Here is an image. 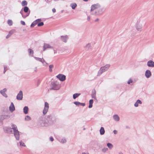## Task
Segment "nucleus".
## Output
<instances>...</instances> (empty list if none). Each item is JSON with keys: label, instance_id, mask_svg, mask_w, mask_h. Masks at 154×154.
<instances>
[{"label": "nucleus", "instance_id": "dca6fc26", "mask_svg": "<svg viewBox=\"0 0 154 154\" xmlns=\"http://www.w3.org/2000/svg\"><path fill=\"white\" fill-rule=\"evenodd\" d=\"M100 134L101 135H103L104 134L105 131L104 128L103 127H101L100 130Z\"/></svg>", "mask_w": 154, "mask_h": 154}, {"label": "nucleus", "instance_id": "5fc2aeb1", "mask_svg": "<svg viewBox=\"0 0 154 154\" xmlns=\"http://www.w3.org/2000/svg\"><path fill=\"white\" fill-rule=\"evenodd\" d=\"M119 154H123L122 153H120Z\"/></svg>", "mask_w": 154, "mask_h": 154}, {"label": "nucleus", "instance_id": "09e8293b", "mask_svg": "<svg viewBox=\"0 0 154 154\" xmlns=\"http://www.w3.org/2000/svg\"><path fill=\"white\" fill-rule=\"evenodd\" d=\"M10 36H9V35L8 34V35L6 36V38H9Z\"/></svg>", "mask_w": 154, "mask_h": 154}, {"label": "nucleus", "instance_id": "c756f323", "mask_svg": "<svg viewBox=\"0 0 154 154\" xmlns=\"http://www.w3.org/2000/svg\"><path fill=\"white\" fill-rule=\"evenodd\" d=\"M8 23L10 26H11L12 24V21L11 20H8Z\"/></svg>", "mask_w": 154, "mask_h": 154}, {"label": "nucleus", "instance_id": "f704fd0d", "mask_svg": "<svg viewBox=\"0 0 154 154\" xmlns=\"http://www.w3.org/2000/svg\"><path fill=\"white\" fill-rule=\"evenodd\" d=\"M66 142V140L65 139H62V140L61 141V142L63 143H65Z\"/></svg>", "mask_w": 154, "mask_h": 154}, {"label": "nucleus", "instance_id": "37998d69", "mask_svg": "<svg viewBox=\"0 0 154 154\" xmlns=\"http://www.w3.org/2000/svg\"><path fill=\"white\" fill-rule=\"evenodd\" d=\"M80 105H81L83 106H85V103H80Z\"/></svg>", "mask_w": 154, "mask_h": 154}, {"label": "nucleus", "instance_id": "864d4df0", "mask_svg": "<svg viewBox=\"0 0 154 154\" xmlns=\"http://www.w3.org/2000/svg\"><path fill=\"white\" fill-rule=\"evenodd\" d=\"M83 1H88V0H83Z\"/></svg>", "mask_w": 154, "mask_h": 154}, {"label": "nucleus", "instance_id": "ddd939ff", "mask_svg": "<svg viewBox=\"0 0 154 154\" xmlns=\"http://www.w3.org/2000/svg\"><path fill=\"white\" fill-rule=\"evenodd\" d=\"M98 8L97 5H94L91 6V11H92L95 10Z\"/></svg>", "mask_w": 154, "mask_h": 154}, {"label": "nucleus", "instance_id": "1a4fd4ad", "mask_svg": "<svg viewBox=\"0 0 154 154\" xmlns=\"http://www.w3.org/2000/svg\"><path fill=\"white\" fill-rule=\"evenodd\" d=\"M15 108L14 106L13 103H11V105L9 107L10 110L11 112H13L15 110Z\"/></svg>", "mask_w": 154, "mask_h": 154}, {"label": "nucleus", "instance_id": "a211bd4d", "mask_svg": "<svg viewBox=\"0 0 154 154\" xmlns=\"http://www.w3.org/2000/svg\"><path fill=\"white\" fill-rule=\"evenodd\" d=\"M114 119L116 121H119V118L117 115H115L113 116Z\"/></svg>", "mask_w": 154, "mask_h": 154}, {"label": "nucleus", "instance_id": "9b49d317", "mask_svg": "<svg viewBox=\"0 0 154 154\" xmlns=\"http://www.w3.org/2000/svg\"><path fill=\"white\" fill-rule=\"evenodd\" d=\"M96 91L95 90H93L92 91V93L91 94L92 97L95 99H96Z\"/></svg>", "mask_w": 154, "mask_h": 154}, {"label": "nucleus", "instance_id": "72a5a7b5", "mask_svg": "<svg viewBox=\"0 0 154 154\" xmlns=\"http://www.w3.org/2000/svg\"><path fill=\"white\" fill-rule=\"evenodd\" d=\"M74 103L76 106H79L80 104V103L79 102H75Z\"/></svg>", "mask_w": 154, "mask_h": 154}, {"label": "nucleus", "instance_id": "c9c22d12", "mask_svg": "<svg viewBox=\"0 0 154 154\" xmlns=\"http://www.w3.org/2000/svg\"><path fill=\"white\" fill-rule=\"evenodd\" d=\"M132 80L131 79H130L128 81V83L129 84H130L131 83H132Z\"/></svg>", "mask_w": 154, "mask_h": 154}, {"label": "nucleus", "instance_id": "3c124183", "mask_svg": "<svg viewBox=\"0 0 154 154\" xmlns=\"http://www.w3.org/2000/svg\"><path fill=\"white\" fill-rule=\"evenodd\" d=\"M98 20H99L98 19H97L96 20H95V21H98Z\"/></svg>", "mask_w": 154, "mask_h": 154}, {"label": "nucleus", "instance_id": "49530a36", "mask_svg": "<svg viewBox=\"0 0 154 154\" xmlns=\"http://www.w3.org/2000/svg\"><path fill=\"white\" fill-rule=\"evenodd\" d=\"M52 10L53 12H54V13L55 12H56V9L55 8H53L52 9Z\"/></svg>", "mask_w": 154, "mask_h": 154}, {"label": "nucleus", "instance_id": "6ab92c4d", "mask_svg": "<svg viewBox=\"0 0 154 154\" xmlns=\"http://www.w3.org/2000/svg\"><path fill=\"white\" fill-rule=\"evenodd\" d=\"M80 95V93H76L75 94L73 95V98L74 99H76L77 97H78Z\"/></svg>", "mask_w": 154, "mask_h": 154}, {"label": "nucleus", "instance_id": "39448f33", "mask_svg": "<svg viewBox=\"0 0 154 154\" xmlns=\"http://www.w3.org/2000/svg\"><path fill=\"white\" fill-rule=\"evenodd\" d=\"M57 77L60 81H63L66 79V76L63 74H60L57 76Z\"/></svg>", "mask_w": 154, "mask_h": 154}, {"label": "nucleus", "instance_id": "a878e982", "mask_svg": "<svg viewBox=\"0 0 154 154\" xmlns=\"http://www.w3.org/2000/svg\"><path fill=\"white\" fill-rule=\"evenodd\" d=\"M15 32V31L14 30H12L10 31L8 34L10 36H11Z\"/></svg>", "mask_w": 154, "mask_h": 154}, {"label": "nucleus", "instance_id": "4c0bfd02", "mask_svg": "<svg viewBox=\"0 0 154 154\" xmlns=\"http://www.w3.org/2000/svg\"><path fill=\"white\" fill-rule=\"evenodd\" d=\"M136 102H137L138 103V104L139 103V104H141L142 103L141 101L140 100H137Z\"/></svg>", "mask_w": 154, "mask_h": 154}, {"label": "nucleus", "instance_id": "f3484780", "mask_svg": "<svg viewBox=\"0 0 154 154\" xmlns=\"http://www.w3.org/2000/svg\"><path fill=\"white\" fill-rule=\"evenodd\" d=\"M71 6L72 8L73 9H74L77 6V5L75 3H72L71 4Z\"/></svg>", "mask_w": 154, "mask_h": 154}, {"label": "nucleus", "instance_id": "ea45409f", "mask_svg": "<svg viewBox=\"0 0 154 154\" xmlns=\"http://www.w3.org/2000/svg\"><path fill=\"white\" fill-rule=\"evenodd\" d=\"M21 23L23 25H25V22L23 21H21Z\"/></svg>", "mask_w": 154, "mask_h": 154}, {"label": "nucleus", "instance_id": "412c9836", "mask_svg": "<svg viewBox=\"0 0 154 154\" xmlns=\"http://www.w3.org/2000/svg\"><path fill=\"white\" fill-rule=\"evenodd\" d=\"M27 2L26 1H23L21 3L22 5L23 6L27 5Z\"/></svg>", "mask_w": 154, "mask_h": 154}, {"label": "nucleus", "instance_id": "f257e3e1", "mask_svg": "<svg viewBox=\"0 0 154 154\" xmlns=\"http://www.w3.org/2000/svg\"><path fill=\"white\" fill-rule=\"evenodd\" d=\"M12 129L14 130V135L17 140L19 139V135L18 131L17 129V127L16 125L12 124L11 125Z\"/></svg>", "mask_w": 154, "mask_h": 154}, {"label": "nucleus", "instance_id": "5701e85b", "mask_svg": "<svg viewBox=\"0 0 154 154\" xmlns=\"http://www.w3.org/2000/svg\"><path fill=\"white\" fill-rule=\"evenodd\" d=\"M28 51L29 53V54L33 55V51L31 49H29L28 50Z\"/></svg>", "mask_w": 154, "mask_h": 154}, {"label": "nucleus", "instance_id": "b1692460", "mask_svg": "<svg viewBox=\"0 0 154 154\" xmlns=\"http://www.w3.org/2000/svg\"><path fill=\"white\" fill-rule=\"evenodd\" d=\"M15 32V31L14 30H12L10 31L8 34L10 36H11Z\"/></svg>", "mask_w": 154, "mask_h": 154}, {"label": "nucleus", "instance_id": "bb28decb", "mask_svg": "<svg viewBox=\"0 0 154 154\" xmlns=\"http://www.w3.org/2000/svg\"><path fill=\"white\" fill-rule=\"evenodd\" d=\"M15 32V31L14 30H12L10 31L8 34L10 36H11Z\"/></svg>", "mask_w": 154, "mask_h": 154}, {"label": "nucleus", "instance_id": "6e6552de", "mask_svg": "<svg viewBox=\"0 0 154 154\" xmlns=\"http://www.w3.org/2000/svg\"><path fill=\"white\" fill-rule=\"evenodd\" d=\"M147 65L149 67H154V62L152 60H149L147 62Z\"/></svg>", "mask_w": 154, "mask_h": 154}, {"label": "nucleus", "instance_id": "9d476101", "mask_svg": "<svg viewBox=\"0 0 154 154\" xmlns=\"http://www.w3.org/2000/svg\"><path fill=\"white\" fill-rule=\"evenodd\" d=\"M151 72L149 70H147L145 73V75L146 77L148 78L151 75Z\"/></svg>", "mask_w": 154, "mask_h": 154}, {"label": "nucleus", "instance_id": "c85d7f7f", "mask_svg": "<svg viewBox=\"0 0 154 154\" xmlns=\"http://www.w3.org/2000/svg\"><path fill=\"white\" fill-rule=\"evenodd\" d=\"M54 66L53 65H50L49 66V71L50 72H51L52 71V68H53Z\"/></svg>", "mask_w": 154, "mask_h": 154}, {"label": "nucleus", "instance_id": "f03ea898", "mask_svg": "<svg viewBox=\"0 0 154 154\" xmlns=\"http://www.w3.org/2000/svg\"><path fill=\"white\" fill-rule=\"evenodd\" d=\"M110 65H106L104 66L101 67L98 72L99 75L101 74L103 72L106 71L109 68Z\"/></svg>", "mask_w": 154, "mask_h": 154}, {"label": "nucleus", "instance_id": "a19ab883", "mask_svg": "<svg viewBox=\"0 0 154 154\" xmlns=\"http://www.w3.org/2000/svg\"><path fill=\"white\" fill-rule=\"evenodd\" d=\"M35 58L36 59L38 60V61H42V59H41V58H37V57H35Z\"/></svg>", "mask_w": 154, "mask_h": 154}, {"label": "nucleus", "instance_id": "a18cd8bd", "mask_svg": "<svg viewBox=\"0 0 154 154\" xmlns=\"http://www.w3.org/2000/svg\"><path fill=\"white\" fill-rule=\"evenodd\" d=\"M50 140L51 141H52L54 140V139H53V137H50Z\"/></svg>", "mask_w": 154, "mask_h": 154}, {"label": "nucleus", "instance_id": "0eeeda50", "mask_svg": "<svg viewBox=\"0 0 154 154\" xmlns=\"http://www.w3.org/2000/svg\"><path fill=\"white\" fill-rule=\"evenodd\" d=\"M7 91V89L6 88H4L3 89L0 91L1 93L5 97H7V95L5 93V92Z\"/></svg>", "mask_w": 154, "mask_h": 154}, {"label": "nucleus", "instance_id": "e433bc0d", "mask_svg": "<svg viewBox=\"0 0 154 154\" xmlns=\"http://www.w3.org/2000/svg\"><path fill=\"white\" fill-rule=\"evenodd\" d=\"M20 145H22L23 146H25V144L24 143H22V142H20Z\"/></svg>", "mask_w": 154, "mask_h": 154}, {"label": "nucleus", "instance_id": "cd10ccee", "mask_svg": "<svg viewBox=\"0 0 154 154\" xmlns=\"http://www.w3.org/2000/svg\"><path fill=\"white\" fill-rule=\"evenodd\" d=\"M107 146H108V148L110 149H111L113 147V145H112V144L110 143H108L107 144Z\"/></svg>", "mask_w": 154, "mask_h": 154}, {"label": "nucleus", "instance_id": "58836bf2", "mask_svg": "<svg viewBox=\"0 0 154 154\" xmlns=\"http://www.w3.org/2000/svg\"><path fill=\"white\" fill-rule=\"evenodd\" d=\"M35 24H34V22H33L31 24V27H33L34 26H35Z\"/></svg>", "mask_w": 154, "mask_h": 154}, {"label": "nucleus", "instance_id": "f8f14e48", "mask_svg": "<svg viewBox=\"0 0 154 154\" xmlns=\"http://www.w3.org/2000/svg\"><path fill=\"white\" fill-rule=\"evenodd\" d=\"M62 40L64 42H66V40L68 39V36L67 35L65 36H61Z\"/></svg>", "mask_w": 154, "mask_h": 154}, {"label": "nucleus", "instance_id": "4be33fe9", "mask_svg": "<svg viewBox=\"0 0 154 154\" xmlns=\"http://www.w3.org/2000/svg\"><path fill=\"white\" fill-rule=\"evenodd\" d=\"M28 10L29 8L27 7L26 6L24 7L23 10L25 12L27 13L28 12Z\"/></svg>", "mask_w": 154, "mask_h": 154}, {"label": "nucleus", "instance_id": "7ed1b4c3", "mask_svg": "<svg viewBox=\"0 0 154 154\" xmlns=\"http://www.w3.org/2000/svg\"><path fill=\"white\" fill-rule=\"evenodd\" d=\"M49 109V104L47 102L45 103V107L43 110V113L44 115H45L47 113Z\"/></svg>", "mask_w": 154, "mask_h": 154}, {"label": "nucleus", "instance_id": "393cba45", "mask_svg": "<svg viewBox=\"0 0 154 154\" xmlns=\"http://www.w3.org/2000/svg\"><path fill=\"white\" fill-rule=\"evenodd\" d=\"M15 32V31L14 30H12L10 31L8 34L10 36H11Z\"/></svg>", "mask_w": 154, "mask_h": 154}, {"label": "nucleus", "instance_id": "2f4dec72", "mask_svg": "<svg viewBox=\"0 0 154 154\" xmlns=\"http://www.w3.org/2000/svg\"><path fill=\"white\" fill-rule=\"evenodd\" d=\"M44 47L45 48H50L51 47L50 46L47 44H45L44 45Z\"/></svg>", "mask_w": 154, "mask_h": 154}, {"label": "nucleus", "instance_id": "8fccbe9b", "mask_svg": "<svg viewBox=\"0 0 154 154\" xmlns=\"http://www.w3.org/2000/svg\"><path fill=\"white\" fill-rule=\"evenodd\" d=\"M87 19L88 21H89L90 19V17H88Z\"/></svg>", "mask_w": 154, "mask_h": 154}, {"label": "nucleus", "instance_id": "473e14b6", "mask_svg": "<svg viewBox=\"0 0 154 154\" xmlns=\"http://www.w3.org/2000/svg\"><path fill=\"white\" fill-rule=\"evenodd\" d=\"M44 25V23L43 22H41L40 23H38V26H43Z\"/></svg>", "mask_w": 154, "mask_h": 154}, {"label": "nucleus", "instance_id": "7c9ffc66", "mask_svg": "<svg viewBox=\"0 0 154 154\" xmlns=\"http://www.w3.org/2000/svg\"><path fill=\"white\" fill-rule=\"evenodd\" d=\"M31 119V118L28 116H26L25 118V119L26 121H29Z\"/></svg>", "mask_w": 154, "mask_h": 154}, {"label": "nucleus", "instance_id": "603ef678", "mask_svg": "<svg viewBox=\"0 0 154 154\" xmlns=\"http://www.w3.org/2000/svg\"><path fill=\"white\" fill-rule=\"evenodd\" d=\"M82 154H88L84 152V153H83Z\"/></svg>", "mask_w": 154, "mask_h": 154}, {"label": "nucleus", "instance_id": "de8ad7c7", "mask_svg": "<svg viewBox=\"0 0 154 154\" xmlns=\"http://www.w3.org/2000/svg\"><path fill=\"white\" fill-rule=\"evenodd\" d=\"M113 132H114V134H117V131H116V130H114V131H113Z\"/></svg>", "mask_w": 154, "mask_h": 154}, {"label": "nucleus", "instance_id": "20e7f679", "mask_svg": "<svg viewBox=\"0 0 154 154\" xmlns=\"http://www.w3.org/2000/svg\"><path fill=\"white\" fill-rule=\"evenodd\" d=\"M53 88L54 90H57L60 88V85L57 82H53L52 83Z\"/></svg>", "mask_w": 154, "mask_h": 154}, {"label": "nucleus", "instance_id": "423d86ee", "mask_svg": "<svg viewBox=\"0 0 154 154\" xmlns=\"http://www.w3.org/2000/svg\"><path fill=\"white\" fill-rule=\"evenodd\" d=\"M23 98V92L20 91L17 96V99L18 100H21Z\"/></svg>", "mask_w": 154, "mask_h": 154}, {"label": "nucleus", "instance_id": "4468645a", "mask_svg": "<svg viewBox=\"0 0 154 154\" xmlns=\"http://www.w3.org/2000/svg\"><path fill=\"white\" fill-rule=\"evenodd\" d=\"M28 110L29 109L27 106H25L23 108V112L25 114H27L28 113Z\"/></svg>", "mask_w": 154, "mask_h": 154}, {"label": "nucleus", "instance_id": "aec40b11", "mask_svg": "<svg viewBox=\"0 0 154 154\" xmlns=\"http://www.w3.org/2000/svg\"><path fill=\"white\" fill-rule=\"evenodd\" d=\"M41 19H38L35 20V21H34L33 22H34V24H35V25H36L37 24H38V23L40 22L41 21Z\"/></svg>", "mask_w": 154, "mask_h": 154}, {"label": "nucleus", "instance_id": "2eb2a0df", "mask_svg": "<svg viewBox=\"0 0 154 154\" xmlns=\"http://www.w3.org/2000/svg\"><path fill=\"white\" fill-rule=\"evenodd\" d=\"M93 103V100H90L89 101V105L88 106L89 108H91L92 107V104Z\"/></svg>", "mask_w": 154, "mask_h": 154}, {"label": "nucleus", "instance_id": "79ce46f5", "mask_svg": "<svg viewBox=\"0 0 154 154\" xmlns=\"http://www.w3.org/2000/svg\"><path fill=\"white\" fill-rule=\"evenodd\" d=\"M134 106L135 107H137L138 106V104L137 102L134 104Z\"/></svg>", "mask_w": 154, "mask_h": 154}, {"label": "nucleus", "instance_id": "c03bdc74", "mask_svg": "<svg viewBox=\"0 0 154 154\" xmlns=\"http://www.w3.org/2000/svg\"><path fill=\"white\" fill-rule=\"evenodd\" d=\"M7 67H4V73H5V72L7 70Z\"/></svg>", "mask_w": 154, "mask_h": 154}]
</instances>
